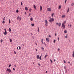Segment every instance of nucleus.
Listing matches in <instances>:
<instances>
[{
    "mask_svg": "<svg viewBox=\"0 0 74 74\" xmlns=\"http://www.w3.org/2000/svg\"><path fill=\"white\" fill-rule=\"evenodd\" d=\"M66 25H64V23H63L62 24V27H63V29H65V27Z\"/></svg>",
    "mask_w": 74,
    "mask_h": 74,
    "instance_id": "1",
    "label": "nucleus"
},
{
    "mask_svg": "<svg viewBox=\"0 0 74 74\" xmlns=\"http://www.w3.org/2000/svg\"><path fill=\"white\" fill-rule=\"evenodd\" d=\"M53 21H54V19L53 18L52 19L51 18L49 20V22L51 23L52 22H53Z\"/></svg>",
    "mask_w": 74,
    "mask_h": 74,
    "instance_id": "2",
    "label": "nucleus"
},
{
    "mask_svg": "<svg viewBox=\"0 0 74 74\" xmlns=\"http://www.w3.org/2000/svg\"><path fill=\"white\" fill-rule=\"evenodd\" d=\"M8 71L9 73H11V70L10 69H7V70H6V71Z\"/></svg>",
    "mask_w": 74,
    "mask_h": 74,
    "instance_id": "3",
    "label": "nucleus"
},
{
    "mask_svg": "<svg viewBox=\"0 0 74 74\" xmlns=\"http://www.w3.org/2000/svg\"><path fill=\"white\" fill-rule=\"evenodd\" d=\"M45 23H46V24H45V26H47V24H48V21H47V20L46 19L45 20Z\"/></svg>",
    "mask_w": 74,
    "mask_h": 74,
    "instance_id": "4",
    "label": "nucleus"
},
{
    "mask_svg": "<svg viewBox=\"0 0 74 74\" xmlns=\"http://www.w3.org/2000/svg\"><path fill=\"white\" fill-rule=\"evenodd\" d=\"M17 19H19V21H21V18L19 17V16H18V17H17Z\"/></svg>",
    "mask_w": 74,
    "mask_h": 74,
    "instance_id": "5",
    "label": "nucleus"
},
{
    "mask_svg": "<svg viewBox=\"0 0 74 74\" xmlns=\"http://www.w3.org/2000/svg\"><path fill=\"white\" fill-rule=\"evenodd\" d=\"M46 40L47 42H49V38H46Z\"/></svg>",
    "mask_w": 74,
    "mask_h": 74,
    "instance_id": "6",
    "label": "nucleus"
},
{
    "mask_svg": "<svg viewBox=\"0 0 74 74\" xmlns=\"http://www.w3.org/2000/svg\"><path fill=\"white\" fill-rule=\"evenodd\" d=\"M7 31L6 30H5V32H3V34L4 35H6V34H7Z\"/></svg>",
    "mask_w": 74,
    "mask_h": 74,
    "instance_id": "7",
    "label": "nucleus"
},
{
    "mask_svg": "<svg viewBox=\"0 0 74 74\" xmlns=\"http://www.w3.org/2000/svg\"><path fill=\"white\" fill-rule=\"evenodd\" d=\"M48 11H51V8H48L47 9Z\"/></svg>",
    "mask_w": 74,
    "mask_h": 74,
    "instance_id": "8",
    "label": "nucleus"
},
{
    "mask_svg": "<svg viewBox=\"0 0 74 74\" xmlns=\"http://www.w3.org/2000/svg\"><path fill=\"white\" fill-rule=\"evenodd\" d=\"M25 10H26V11H27V10H28V8H27V7H26L25 8Z\"/></svg>",
    "mask_w": 74,
    "mask_h": 74,
    "instance_id": "9",
    "label": "nucleus"
},
{
    "mask_svg": "<svg viewBox=\"0 0 74 74\" xmlns=\"http://www.w3.org/2000/svg\"><path fill=\"white\" fill-rule=\"evenodd\" d=\"M39 55H38L37 56L36 58L37 59H39Z\"/></svg>",
    "mask_w": 74,
    "mask_h": 74,
    "instance_id": "10",
    "label": "nucleus"
},
{
    "mask_svg": "<svg viewBox=\"0 0 74 74\" xmlns=\"http://www.w3.org/2000/svg\"><path fill=\"white\" fill-rule=\"evenodd\" d=\"M70 10V8H68V10L67 11V12H69V10Z\"/></svg>",
    "mask_w": 74,
    "mask_h": 74,
    "instance_id": "11",
    "label": "nucleus"
},
{
    "mask_svg": "<svg viewBox=\"0 0 74 74\" xmlns=\"http://www.w3.org/2000/svg\"><path fill=\"white\" fill-rule=\"evenodd\" d=\"M34 8L35 9V10H36V6L35 5H34Z\"/></svg>",
    "mask_w": 74,
    "mask_h": 74,
    "instance_id": "12",
    "label": "nucleus"
},
{
    "mask_svg": "<svg viewBox=\"0 0 74 74\" xmlns=\"http://www.w3.org/2000/svg\"><path fill=\"white\" fill-rule=\"evenodd\" d=\"M72 56L73 58L74 57V51H73V52Z\"/></svg>",
    "mask_w": 74,
    "mask_h": 74,
    "instance_id": "13",
    "label": "nucleus"
},
{
    "mask_svg": "<svg viewBox=\"0 0 74 74\" xmlns=\"http://www.w3.org/2000/svg\"><path fill=\"white\" fill-rule=\"evenodd\" d=\"M30 20L31 21H33V18H32V17H31L30 18Z\"/></svg>",
    "mask_w": 74,
    "mask_h": 74,
    "instance_id": "14",
    "label": "nucleus"
},
{
    "mask_svg": "<svg viewBox=\"0 0 74 74\" xmlns=\"http://www.w3.org/2000/svg\"><path fill=\"white\" fill-rule=\"evenodd\" d=\"M9 32H11V28H9Z\"/></svg>",
    "mask_w": 74,
    "mask_h": 74,
    "instance_id": "15",
    "label": "nucleus"
},
{
    "mask_svg": "<svg viewBox=\"0 0 74 74\" xmlns=\"http://www.w3.org/2000/svg\"><path fill=\"white\" fill-rule=\"evenodd\" d=\"M61 26V23H59L58 24V26L60 27Z\"/></svg>",
    "mask_w": 74,
    "mask_h": 74,
    "instance_id": "16",
    "label": "nucleus"
},
{
    "mask_svg": "<svg viewBox=\"0 0 74 74\" xmlns=\"http://www.w3.org/2000/svg\"><path fill=\"white\" fill-rule=\"evenodd\" d=\"M38 33H39L40 32V31L39 30V27H38Z\"/></svg>",
    "mask_w": 74,
    "mask_h": 74,
    "instance_id": "17",
    "label": "nucleus"
},
{
    "mask_svg": "<svg viewBox=\"0 0 74 74\" xmlns=\"http://www.w3.org/2000/svg\"><path fill=\"white\" fill-rule=\"evenodd\" d=\"M40 11H42V6H40Z\"/></svg>",
    "mask_w": 74,
    "mask_h": 74,
    "instance_id": "18",
    "label": "nucleus"
},
{
    "mask_svg": "<svg viewBox=\"0 0 74 74\" xmlns=\"http://www.w3.org/2000/svg\"><path fill=\"white\" fill-rule=\"evenodd\" d=\"M47 56H48V55L47 54L45 56V58H47Z\"/></svg>",
    "mask_w": 74,
    "mask_h": 74,
    "instance_id": "19",
    "label": "nucleus"
},
{
    "mask_svg": "<svg viewBox=\"0 0 74 74\" xmlns=\"http://www.w3.org/2000/svg\"><path fill=\"white\" fill-rule=\"evenodd\" d=\"M54 15V13H52V14H51V16L52 17H53V15Z\"/></svg>",
    "mask_w": 74,
    "mask_h": 74,
    "instance_id": "20",
    "label": "nucleus"
},
{
    "mask_svg": "<svg viewBox=\"0 0 74 74\" xmlns=\"http://www.w3.org/2000/svg\"><path fill=\"white\" fill-rule=\"evenodd\" d=\"M31 25L32 26H34V23H33L31 24Z\"/></svg>",
    "mask_w": 74,
    "mask_h": 74,
    "instance_id": "21",
    "label": "nucleus"
},
{
    "mask_svg": "<svg viewBox=\"0 0 74 74\" xmlns=\"http://www.w3.org/2000/svg\"><path fill=\"white\" fill-rule=\"evenodd\" d=\"M16 12L17 13H18L19 12V10L18 9H17L16 10Z\"/></svg>",
    "mask_w": 74,
    "mask_h": 74,
    "instance_id": "22",
    "label": "nucleus"
},
{
    "mask_svg": "<svg viewBox=\"0 0 74 74\" xmlns=\"http://www.w3.org/2000/svg\"><path fill=\"white\" fill-rule=\"evenodd\" d=\"M71 6H73L74 5V3H72L71 4Z\"/></svg>",
    "mask_w": 74,
    "mask_h": 74,
    "instance_id": "23",
    "label": "nucleus"
},
{
    "mask_svg": "<svg viewBox=\"0 0 74 74\" xmlns=\"http://www.w3.org/2000/svg\"><path fill=\"white\" fill-rule=\"evenodd\" d=\"M67 30H65L64 31V33H67Z\"/></svg>",
    "mask_w": 74,
    "mask_h": 74,
    "instance_id": "24",
    "label": "nucleus"
},
{
    "mask_svg": "<svg viewBox=\"0 0 74 74\" xmlns=\"http://www.w3.org/2000/svg\"><path fill=\"white\" fill-rule=\"evenodd\" d=\"M50 62L51 63H53V62L52 61V60H51V59H50Z\"/></svg>",
    "mask_w": 74,
    "mask_h": 74,
    "instance_id": "25",
    "label": "nucleus"
},
{
    "mask_svg": "<svg viewBox=\"0 0 74 74\" xmlns=\"http://www.w3.org/2000/svg\"><path fill=\"white\" fill-rule=\"evenodd\" d=\"M61 8V6L60 5L59 7V9H60Z\"/></svg>",
    "mask_w": 74,
    "mask_h": 74,
    "instance_id": "26",
    "label": "nucleus"
},
{
    "mask_svg": "<svg viewBox=\"0 0 74 74\" xmlns=\"http://www.w3.org/2000/svg\"><path fill=\"white\" fill-rule=\"evenodd\" d=\"M44 49L43 47H42V51H44Z\"/></svg>",
    "mask_w": 74,
    "mask_h": 74,
    "instance_id": "27",
    "label": "nucleus"
},
{
    "mask_svg": "<svg viewBox=\"0 0 74 74\" xmlns=\"http://www.w3.org/2000/svg\"><path fill=\"white\" fill-rule=\"evenodd\" d=\"M64 17H65V15H63L62 16V18H64Z\"/></svg>",
    "mask_w": 74,
    "mask_h": 74,
    "instance_id": "28",
    "label": "nucleus"
},
{
    "mask_svg": "<svg viewBox=\"0 0 74 74\" xmlns=\"http://www.w3.org/2000/svg\"><path fill=\"white\" fill-rule=\"evenodd\" d=\"M10 42H12V40L10 38Z\"/></svg>",
    "mask_w": 74,
    "mask_h": 74,
    "instance_id": "29",
    "label": "nucleus"
},
{
    "mask_svg": "<svg viewBox=\"0 0 74 74\" xmlns=\"http://www.w3.org/2000/svg\"><path fill=\"white\" fill-rule=\"evenodd\" d=\"M39 59L40 60H41V56H40L39 57Z\"/></svg>",
    "mask_w": 74,
    "mask_h": 74,
    "instance_id": "30",
    "label": "nucleus"
},
{
    "mask_svg": "<svg viewBox=\"0 0 74 74\" xmlns=\"http://www.w3.org/2000/svg\"><path fill=\"white\" fill-rule=\"evenodd\" d=\"M9 23H11V21L10 20V19H9Z\"/></svg>",
    "mask_w": 74,
    "mask_h": 74,
    "instance_id": "31",
    "label": "nucleus"
},
{
    "mask_svg": "<svg viewBox=\"0 0 74 74\" xmlns=\"http://www.w3.org/2000/svg\"><path fill=\"white\" fill-rule=\"evenodd\" d=\"M31 10H32V9H30L29 10V11H30L31 12Z\"/></svg>",
    "mask_w": 74,
    "mask_h": 74,
    "instance_id": "32",
    "label": "nucleus"
},
{
    "mask_svg": "<svg viewBox=\"0 0 74 74\" xmlns=\"http://www.w3.org/2000/svg\"><path fill=\"white\" fill-rule=\"evenodd\" d=\"M1 42H3V40L2 39H1Z\"/></svg>",
    "mask_w": 74,
    "mask_h": 74,
    "instance_id": "33",
    "label": "nucleus"
},
{
    "mask_svg": "<svg viewBox=\"0 0 74 74\" xmlns=\"http://www.w3.org/2000/svg\"><path fill=\"white\" fill-rule=\"evenodd\" d=\"M5 17H4V18H3V20L4 21L5 20Z\"/></svg>",
    "mask_w": 74,
    "mask_h": 74,
    "instance_id": "34",
    "label": "nucleus"
},
{
    "mask_svg": "<svg viewBox=\"0 0 74 74\" xmlns=\"http://www.w3.org/2000/svg\"><path fill=\"white\" fill-rule=\"evenodd\" d=\"M4 23H5V21H3V22H2V23H3V24H4Z\"/></svg>",
    "mask_w": 74,
    "mask_h": 74,
    "instance_id": "35",
    "label": "nucleus"
},
{
    "mask_svg": "<svg viewBox=\"0 0 74 74\" xmlns=\"http://www.w3.org/2000/svg\"><path fill=\"white\" fill-rule=\"evenodd\" d=\"M53 42H54V43H55V42H56V40H54Z\"/></svg>",
    "mask_w": 74,
    "mask_h": 74,
    "instance_id": "36",
    "label": "nucleus"
},
{
    "mask_svg": "<svg viewBox=\"0 0 74 74\" xmlns=\"http://www.w3.org/2000/svg\"><path fill=\"white\" fill-rule=\"evenodd\" d=\"M30 14H31L30 13H29V15L28 16V17H29V16H30Z\"/></svg>",
    "mask_w": 74,
    "mask_h": 74,
    "instance_id": "37",
    "label": "nucleus"
},
{
    "mask_svg": "<svg viewBox=\"0 0 74 74\" xmlns=\"http://www.w3.org/2000/svg\"><path fill=\"white\" fill-rule=\"evenodd\" d=\"M18 47H19V49H21V46H19Z\"/></svg>",
    "mask_w": 74,
    "mask_h": 74,
    "instance_id": "38",
    "label": "nucleus"
},
{
    "mask_svg": "<svg viewBox=\"0 0 74 74\" xmlns=\"http://www.w3.org/2000/svg\"><path fill=\"white\" fill-rule=\"evenodd\" d=\"M65 4H66V2L67 1V0H65Z\"/></svg>",
    "mask_w": 74,
    "mask_h": 74,
    "instance_id": "39",
    "label": "nucleus"
},
{
    "mask_svg": "<svg viewBox=\"0 0 74 74\" xmlns=\"http://www.w3.org/2000/svg\"><path fill=\"white\" fill-rule=\"evenodd\" d=\"M63 61H64V63L66 64V61H65V60H64Z\"/></svg>",
    "mask_w": 74,
    "mask_h": 74,
    "instance_id": "40",
    "label": "nucleus"
},
{
    "mask_svg": "<svg viewBox=\"0 0 74 74\" xmlns=\"http://www.w3.org/2000/svg\"><path fill=\"white\" fill-rule=\"evenodd\" d=\"M13 70L14 71H15V68H13Z\"/></svg>",
    "mask_w": 74,
    "mask_h": 74,
    "instance_id": "41",
    "label": "nucleus"
},
{
    "mask_svg": "<svg viewBox=\"0 0 74 74\" xmlns=\"http://www.w3.org/2000/svg\"><path fill=\"white\" fill-rule=\"evenodd\" d=\"M42 41H43V39H42L41 40V42H42V43L43 44V42Z\"/></svg>",
    "mask_w": 74,
    "mask_h": 74,
    "instance_id": "42",
    "label": "nucleus"
},
{
    "mask_svg": "<svg viewBox=\"0 0 74 74\" xmlns=\"http://www.w3.org/2000/svg\"><path fill=\"white\" fill-rule=\"evenodd\" d=\"M65 38H67V36H65Z\"/></svg>",
    "mask_w": 74,
    "mask_h": 74,
    "instance_id": "43",
    "label": "nucleus"
},
{
    "mask_svg": "<svg viewBox=\"0 0 74 74\" xmlns=\"http://www.w3.org/2000/svg\"><path fill=\"white\" fill-rule=\"evenodd\" d=\"M14 53H15V54H16V52L15 51H14Z\"/></svg>",
    "mask_w": 74,
    "mask_h": 74,
    "instance_id": "44",
    "label": "nucleus"
},
{
    "mask_svg": "<svg viewBox=\"0 0 74 74\" xmlns=\"http://www.w3.org/2000/svg\"><path fill=\"white\" fill-rule=\"evenodd\" d=\"M11 64H10L9 65V66L8 67H11Z\"/></svg>",
    "mask_w": 74,
    "mask_h": 74,
    "instance_id": "45",
    "label": "nucleus"
},
{
    "mask_svg": "<svg viewBox=\"0 0 74 74\" xmlns=\"http://www.w3.org/2000/svg\"><path fill=\"white\" fill-rule=\"evenodd\" d=\"M58 51H60V49L58 48Z\"/></svg>",
    "mask_w": 74,
    "mask_h": 74,
    "instance_id": "46",
    "label": "nucleus"
},
{
    "mask_svg": "<svg viewBox=\"0 0 74 74\" xmlns=\"http://www.w3.org/2000/svg\"><path fill=\"white\" fill-rule=\"evenodd\" d=\"M44 44L45 45V46L46 47V44L45 43V42H44Z\"/></svg>",
    "mask_w": 74,
    "mask_h": 74,
    "instance_id": "47",
    "label": "nucleus"
},
{
    "mask_svg": "<svg viewBox=\"0 0 74 74\" xmlns=\"http://www.w3.org/2000/svg\"><path fill=\"white\" fill-rule=\"evenodd\" d=\"M58 41H59V37L58 38Z\"/></svg>",
    "mask_w": 74,
    "mask_h": 74,
    "instance_id": "48",
    "label": "nucleus"
},
{
    "mask_svg": "<svg viewBox=\"0 0 74 74\" xmlns=\"http://www.w3.org/2000/svg\"><path fill=\"white\" fill-rule=\"evenodd\" d=\"M22 2H21V5H22Z\"/></svg>",
    "mask_w": 74,
    "mask_h": 74,
    "instance_id": "49",
    "label": "nucleus"
},
{
    "mask_svg": "<svg viewBox=\"0 0 74 74\" xmlns=\"http://www.w3.org/2000/svg\"><path fill=\"white\" fill-rule=\"evenodd\" d=\"M66 21H64V23L65 24H66Z\"/></svg>",
    "mask_w": 74,
    "mask_h": 74,
    "instance_id": "50",
    "label": "nucleus"
},
{
    "mask_svg": "<svg viewBox=\"0 0 74 74\" xmlns=\"http://www.w3.org/2000/svg\"><path fill=\"white\" fill-rule=\"evenodd\" d=\"M56 61V60H55V59H54V62H55Z\"/></svg>",
    "mask_w": 74,
    "mask_h": 74,
    "instance_id": "51",
    "label": "nucleus"
},
{
    "mask_svg": "<svg viewBox=\"0 0 74 74\" xmlns=\"http://www.w3.org/2000/svg\"><path fill=\"white\" fill-rule=\"evenodd\" d=\"M49 37H51V35H49Z\"/></svg>",
    "mask_w": 74,
    "mask_h": 74,
    "instance_id": "52",
    "label": "nucleus"
},
{
    "mask_svg": "<svg viewBox=\"0 0 74 74\" xmlns=\"http://www.w3.org/2000/svg\"><path fill=\"white\" fill-rule=\"evenodd\" d=\"M38 65H39V66H40V64L38 63Z\"/></svg>",
    "mask_w": 74,
    "mask_h": 74,
    "instance_id": "53",
    "label": "nucleus"
},
{
    "mask_svg": "<svg viewBox=\"0 0 74 74\" xmlns=\"http://www.w3.org/2000/svg\"><path fill=\"white\" fill-rule=\"evenodd\" d=\"M17 48L18 50H19V49H18V47H17Z\"/></svg>",
    "mask_w": 74,
    "mask_h": 74,
    "instance_id": "54",
    "label": "nucleus"
},
{
    "mask_svg": "<svg viewBox=\"0 0 74 74\" xmlns=\"http://www.w3.org/2000/svg\"><path fill=\"white\" fill-rule=\"evenodd\" d=\"M55 36H56V33L55 34Z\"/></svg>",
    "mask_w": 74,
    "mask_h": 74,
    "instance_id": "55",
    "label": "nucleus"
},
{
    "mask_svg": "<svg viewBox=\"0 0 74 74\" xmlns=\"http://www.w3.org/2000/svg\"><path fill=\"white\" fill-rule=\"evenodd\" d=\"M56 24L57 25H58V24H59V23H56Z\"/></svg>",
    "mask_w": 74,
    "mask_h": 74,
    "instance_id": "56",
    "label": "nucleus"
},
{
    "mask_svg": "<svg viewBox=\"0 0 74 74\" xmlns=\"http://www.w3.org/2000/svg\"><path fill=\"white\" fill-rule=\"evenodd\" d=\"M25 14H26V12H25Z\"/></svg>",
    "mask_w": 74,
    "mask_h": 74,
    "instance_id": "57",
    "label": "nucleus"
},
{
    "mask_svg": "<svg viewBox=\"0 0 74 74\" xmlns=\"http://www.w3.org/2000/svg\"><path fill=\"white\" fill-rule=\"evenodd\" d=\"M69 42H71V41H70V40H69Z\"/></svg>",
    "mask_w": 74,
    "mask_h": 74,
    "instance_id": "58",
    "label": "nucleus"
},
{
    "mask_svg": "<svg viewBox=\"0 0 74 74\" xmlns=\"http://www.w3.org/2000/svg\"><path fill=\"white\" fill-rule=\"evenodd\" d=\"M23 47H24V45L23 44Z\"/></svg>",
    "mask_w": 74,
    "mask_h": 74,
    "instance_id": "59",
    "label": "nucleus"
},
{
    "mask_svg": "<svg viewBox=\"0 0 74 74\" xmlns=\"http://www.w3.org/2000/svg\"><path fill=\"white\" fill-rule=\"evenodd\" d=\"M14 67H16V65H14Z\"/></svg>",
    "mask_w": 74,
    "mask_h": 74,
    "instance_id": "60",
    "label": "nucleus"
},
{
    "mask_svg": "<svg viewBox=\"0 0 74 74\" xmlns=\"http://www.w3.org/2000/svg\"><path fill=\"white\" fill-rule=\"evenodd\" d=\"M70 62L69 61V62H68V63L70 64Z\"/></svg>",
    "mask_w": 74,
    "mask_h": 74,
    "instance_id": "61",
    "label": "nucleus"
},
{
    "mask_svg": "<svg viewBox=\"0 0 74 74\" xmlns=\"http://www.w3.org/2000/svg\"><path fill=\"white\" fill-rule=\"evenodd\" d=\"M31 35H32V36L33 35V34L32 33L31 34Z\"/></svg>",
    "mask_w": 74,
    "mask_h": 74,
    "instance_id": "62",
    "label": "nucleus"
},
{
    "mask_svg": "<svg viewBox=\"0 0 74 74\" xmlns=\"http://www.w3.org/2000/svg\"><path fill=\"white\" fill-rule=\"evenodd\" d=\"M46 73H47V71H46Z\"/></svg>",
    "mask_w": 74,
    "mask_h": 74,
    "instance_id": "63",
    "label": "nucleus"
},
{
    "mask_svg": "<svg viewBox=\"0 0 74 74\" xmlns=\"http://www.w3.org/2000/svg\"><path fill=\"white\" fill-rule=\"evenodd\" d=\"M32 63L33 64H34V62H33Z\"/></svg>",
    "mask_w": 74,
    "mask_h": 74,
    "instance_id": "64",
    "label": "nucleus"
}]
</instances>
